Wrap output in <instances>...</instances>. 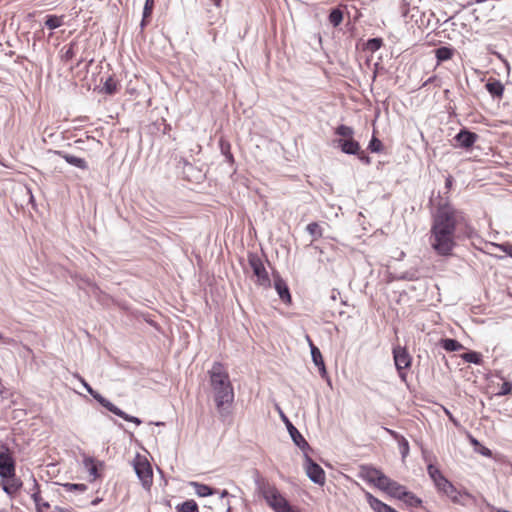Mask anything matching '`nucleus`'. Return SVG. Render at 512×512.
Returning <instances> with one entry per match:
<instances>
[{"label":"nucleus","instance_id":"412c9836","mask_svg":"<svg viewBox=\"0 0 512 512\" xmlns=\"http://www.w3.org/2000/svg\"><path fill=\"white\" fill-rule=\"evenodd\" d=\"M486 90L494 98H501L504 93L503 84L496 79H489L485 85Z\"/></svg>","mask_w":512,"mask_h":512},{"label":"nucleus","instance_id":"ea45409f","mask_svg":"<svg viewBox=\"0 0 512 512\" xmlns=\"http://www.w3.org/2000/svg\"><path fill=\"white\" fill-rule=\"evenodd\" d=\"M220 149H221L222 154L225 156L226 161L229 163H233L234 157L230 151V149H231L230 144L224 140H221L220 141Z\"/></svg>","mask_w":512,"mask_h":512},{"label":"nucleus","instance_id":"37998d69","mask_svg":"<svg viewBox=\"0 0 512 512\" xmlns=\"http://www.w3.org/2000/svg\"><path fill=\"white\" fill-rule=\"evenodd\" d=\"M398 444H399V449H400L402 458L407 457V455L409 454V443H408L407 439L402 436L398 440Z\"/></svg>","mask_w":512,"mask_h":512},{"label":"nucleus","instance_id":"393cba45","mask_svg":"<svg viewBox=\"0 0 512 512\" xmlns=\"http://www.w3.org/2000/svg\"><path fill=\"white\" fill-rule=\"evenodd\" d=\"M108 411H110L111 413L121 417L122 419H124L125 421H128V422H133L135 423L136 425H140L142 423L141 419H139L138 417H135V416H131L129 414H127L126 412H124L123 410H121L120 408H118L116 405H114L112 403V406L108 407Z\"/></svg>","mask_w":512,"mask_h":512},{"label":"nucleus","instance_id":"0eeeda50","mask_svg":"<svg viewBox=\"0 0 512 512\" xmlns=\"http://www.w3.org/2000/svg\"><path fill=\"white\" fill-rule=\"evenodd\" d=\"M281 417L286 424L287 430L294 444L297 447H299L303 452H305L306 450H311L308 442L298 431V429L290 422V420L283 413H281Z\"/></svg>","mask_w":512,"mask_h":512},{"label":"nucleus","instance_id":"052dcab7","mask_svg":"<svg viewBox=\"0 0 512 512\" xmlns=\"http://www.w3.org/2000/svg\"><path fill=\"white\" fill-rule=\"evenodd\" d=\"M226 506H227V510L226 511L227 512H231V504H230L229 501H227Z\"/></svg>","mask_w":512,"mask_h":512},{"label":"nucleus","instance_id":"dca6fc26","mask_svg":"<svg viewBox=\"0 0 512 512\" xmlns=\"http://www.w3.org/2000/svg\"><path fill=\"white\" fill-rule=\"evenodd\" d=\"M53 153L63 158L68 164L75 166L82 170L88 169V163L85 159L70 155L62 150H54Z\"/></svg>","mask_w":512,"mask_h":512},{"label":"nucleus","instance_id":"1a4fd4ad","mask_svg":"<svg viewBox=\"0 0 512 512\" xmlns=\"http://www.w3.org/2000/svg\"><path fill=\"white\" fill-rule=\"evenodd\" d=\"M361 476L364 480L374 484L379 489L382 487L384 479L388 477L380 470L370 466L361 467Z\"/></svg>","mask_w":512,"mask_h":512},{"label":"nucleus","instance_id":"9b49d317","mask_svg":"<svg viewBox=\"0 0 512 512\" xmlns=\"http://www.w3.org/2000/svg\"><path fill=\"white\" fill-rule=\"evenodd\" d=\"M393 358L397 370H406L411 365V357L405 347H394Z\"/></svg>","mask_w":512,"mask_h":512},{"label":"nucleus","instance_id":"bf43d9fd","mask_svg":"<svg viewBox=\"0 0 512 512\" xmlns=\"http://www.w3.org/2000/svg\"><path fill=\"white\" fill-rule=\"evenodd\" d=\"M504 63H505V67H506V69H507V72L509 73V72H510V64H509V62H508V61H506V60L504 61Z\"/></svg>","mask_w":512,"mask_h":512},{"label":"nucleus","instance_id":"de8ad7c7","mask_svg":"<svg viewBox=\"0 0 512 512\" xmlns=\"http://www.w3.org/2000/svg\"><path fill=\"white\" fill-rule=\"evenodd\" d=\"M359 158V160L366 164V165H369L371 163V158L363 151L359 150V154H356Z\"/></svg>","mask_w":512,"mask_h":512},{"label":"nucleus","instance_id":"b1692460","mask_svg":"<svg viewBox=\"0 0 512 512\" xmlns=\"http://www.w3.org/2000/svg\"><path fill=\"white\" fill-rule=\"evenodd\" d=\"M190 485L194 488L195 493L199 497L211 496L218 492L217 489H214L206 484H201L198 482H191Z\"/></svg>","mask_w":512,"mask_h":512},{"label":"nucleus","instance_id":"4d7b16f0","mask_svg":"<svg viewBox=\"0 0 512 512\" xmlns=\"http://www.w3.org/2000/svg\"><path fill=\"white\" fill-rule=\"evenodd\" d=\"M400 279H404V280H412L413 278L411 276H409L407 273H405L404 275H402L400 277Z\"/></svg>","mask_w":512,"mask_h":512},{"label":"nucleus","instance_id":"aec40b11","mask_svg":"<svg viewBox=\"0 0 512 512\" xmlns=\"http://www.w3.org/2000/svg\"><path fill=\"white\" fill-rule=\"evenodd\" d=\"M366 499H367V502L369 503L370 507L375 512H392V510H393L392 507H390L389 505L385 504L384 502H382L378 498L374 497L369 492L366 493Z\"/></svg>","mask_w":512,"mask_h":512},{"label":"nucleus","instance_id":"bb28decb","mask_svg":"<svg viewBox=\"0 0 512 512\" xmlns=\"http://www.w3.org/2000/svg\"><path fill=\"white\" fill-rule=\"evenodd\" d=\"M440 346L448 352H455V351L462 350L464 348L463 345L459 341H457L456 339H452V338L441 339Z\"/></svg>","mask_w":512,"mask_h":512},{"label":"nucleus","instance_id":"4c0bfd02","mask_svg":"<svg viewBox=\"0 0 512 512\" xmlns=\"http://www.w3.org/2000/svg\"><path fill=\"white\" fill-rule=\"evenodd\" d=\"M154 7V0H146L144 9H143V17L141 21V28H144L146 25V19L149 18L152 14V10Z\"/></svg>","mask_w":512,"mask_h":512},{"label":"nucleus","instance_id":"864d4df0","mask_svg":"<svg viewBox=\"0 0 512 512\" xmlns=\"http://www.w3.org/2000/svg\"><path fill=\"white\" fill-rule=\"evenodd\" d=\"M435 79H436V76H432V77L428 78V79L423 83V85H422V86H423V87H425V86H427V85L431 84Z\"/></svg>","mask_w":512,"mask_h":512},{"label":"nucleus","instance_id":"a19ab883","mask_svg":"<svg viewBox=\"0 0 512 512\" xmlns=\"http://www.w3.org/2000/svg\"><path fill=\"white\" fill-rule=\"evenodd\" d=\"M368 149L372 153H379L383 149V144L377 137L373 136L368 144Z\"/></svg>","mask_w":512,"mask_h":512},{"label":"nucleus","instance_id":"5fc2aeb1","mask_svg":"<svg viewBox=\"0 0 512 512\" xmlns=\"http://www.w3.org/2000/svg\"><path fill=\"white\" fill-rule=\"evenodd\" d=\"M55 511L56 512H73L71 511L70 509H67V508H62V507H55Z\"/></svg>","mask_w":512,"mask_h":512},{"label":"nucleus","instance_id":"79ce46f5","mask_svg":"<svg viewBox=\"0 0 512 512\" xmlns=\"http://www.w3.org/2000/svg\"><path fill=\"white\" fill-rule=\"evenodd\" d=\"M512 392V382L504 381L500 387V390L495 394V396L501 397L508 395Z\"/></svg>","mask_w":512,"mask_h":512},{"label":"nucleus","instance_id":"5701e85b","mask_svg":"<svg viewBox=\"0 0 512 512\" xmlns=\"http://www.w3.org/2000/svg\"><path fill=\"white\" fill-rule=\"evenodd\" d=\"M6 479L7 482L3 485V490L11 496L21 488L22 482L19 478H16L15 475Z\"/></svg>","mask_w":512,"mask_h":512},{"label":"nucleus","instance_id":"13d9d810","mask_svg":"<svg viewBox=\"0 0 512 512\" xmlns=\"http://www.w3.org/2000/svg\"><path fill=\"white\" fill-rule=\"evenodd\" d=\"M445 184H446V187H450V186H451V184H452V178H451V177H448V178L446 179Z\"/></svg>","mask_w":512,"mask_h":512},{"label":"nucleus","instance_id":"473e14b6","mask_svg":"<svg viewBox=\"0 0 512 512\" xmlns=\"http://www.w3.org/2000/svg\"><path fill=\"white\" fill-rule=\"evenodd\" d=\"M306 231L317 240L323 236V229L317 222H311L306 226Z\"/></svg>","mask_w":512,"mask_h":512},{"label":"nucleus","instance_id":"a211bd4d","mask_svg":"<svg viewBox=\"0 0 512 512\" xmlns=\"http://www.w3.org/2000/svg\"><path fill=\"white\" fill-rule=\"evenodd\" d=\"M274 287L279 295V298L284 303L291 302V294H290L289 288H288L286 282L278 275L274 279Z\"/></svg>","mask_w":512,"mask_h":512},{"label":"nucleus","instance_id":"2f4dec72","mask_svg":"<svg viewBox=\"0 0 512 512\" xmlns=\"http://www.w3.org/2000/svg\"><path fill=\"white\" fill-rule=\"evenodd\" d=\"M178 512H199L197 503L190 499L176 506Z\"/></svg>","mask_w":512,"mask_h":512},{"label":"nucleus","instance_id":"c756f323","mask_svg":"<svg viewBox=\"0 0 512 512\" xmlns=\"http://www.w3.org/2000/svg\"><path fill=\"white\" fill-rule=\"evenodd\" d=\"M401 501H403L407 506L415 508L420 507L422 505V500L419 497H417L414 493L408 490L404 494Z\"/></svg>","mask_w":512,"mask_h":512},{"label":"nucleus","instance_id":"f257e3e1","mask_svg":"<svg viewBox=\"0 0 512 512\" xmlns=\"http://www.w3.org/2000/svg\"><path fill=\"white\" fill-rule=\"evenodd\" d=\"M477 236L467 214L450 203L439 204L432 216L429 243L442 257L453 254L457 241Z\"/></svg>","mask_w":512,"mask_h":512},{"label":"nucleus","instance_id":"4be33fe9","mask_svg":"<svg viewBox=\"0 0 512 512\" xmlns=\"http://www.w3.org/2000/svg\"><path fill=\"white\" fill-rule=\"evenodd\" d=\"M86 391L104 408L108 410V407L112 406V402L103 397L100 393L95 391L87 382L81 380Z\"/></svg>","mask_w":512,"mask_h":512},{"label":"nucleus","instance_id":"8fccbe9b","mask_svg":"<svg viewBox=\"0 0 512 512\" xmlns=\"http://www.w3.org/2000/svg\"><path fill=\"white\" fill-rule=\"evenodd\" d=\"M398 372V375L400 377V379L403 381V382H406V379H407V373L405 372V370H397Z\"/></svg>","mask_w":512,"mask_h":512},{"label":"nucleus","instance_id":"c03bdc74","mask_svg":"<svg viewBox=\"0 0 512 512\" xmlns=\"http://www.w3.org/2000/svg\"><path fill=\"white\" fill-rule=\"evenodd\" d=\"M382 46L381 38H371L367 41V48L371 51H377Z\"/></svg>","mask_w":512,"mask_h":512},{"label":"nucleus","instance_id":"4468645a","mask_svg":"<svg viewBox=\"0 0 512 512\" xmlns=\"http://www.w3.org/2000/svg\"><path fill=\"white\" fill-rule=\"evenodd\" d=\"M306 338H307V341L309 343V347H310V350H311L312 361L315 364V366L318 367L321 376L324 377V376H326L327 371H326V367H325V364H324V360H323L322 354H321L319 348L314 345V343L311 340V338L309 336H306Z\"/></svg>","mask_w":512,"mask_h":512},{"label":"nucleus","instance_id":"e433bc0d","mask_svg":"<svg viewBox=\"0 0 512 512\" xmlns=\"http://www.w3.org/2000/svg\"><path fill=\"white\" fill-rule=\"evenodd\" d=\"M76 47H77V43L72 41L67 47L63 48V50L65 49V51L63 52L62 59L65 62L71 61L74 58V56L76 54V50H75Z\"/></svg>","mask_w":512,"mask_h":512},{"label":"nucleus","instance_id":"423d86ee","mask_svg":"<svg viewBox=\"0 0 512 512\" xmlns=\"http://www.w3.org/2000/svg\"><path fill=\"white\" fill-rule=\"evenodd\" d=\"M306 450L304 453V467L308 478L315 484L323 485L325 483V472L322 467L317 464L309 455Z\"/></svg>","mask_w":512,"mask_h":512},{"label":"nucleus","instance_id":"20e7f679","mask_svg":"<svg viewBox=\"0 0 512 512\" xmlns=\"http://www.w3.org/2000/svg\"><path fill=\"white\" fill-rule=\"evenodd\" d=\"M133 466L143 488L149 490L153 483V471L151 464L145 457H141L137 454L133 461Z\"/></svg>","mask_w":512,"mask_h":512},{"label":"nucleus","instance_id":"ddd939ff","mask_svg":"<svg viewBox=\"0 0 512 512\" xmlns=\"http://www.w3.org/2000/svg\"><path fill=\"white\" fill-rule=\"evenodd\" d=\"M438 491L444 493L447 497H449L454 503H460L462 494L460 491L456 489V487L445 478L441 484L438 483L436 485Z\"/></svg>","mask_w":512,"mask_h":512},{"label":"nucleus","instance_id":"6e6d98bb","mask_svg":"<svg viewBox=\"0 0 512 512\" xmlns=\"http://www.w3.org/2000/svg\"><path fill=\"white\" fill-rule=\"evenodd\" d=\"M211 1L214 4V6H216L217 8L221 7L222 0H211Z\"/></svg>","mask_w":512,"mask_h":512},{"label":"nucleus","instance_id":"0e129e2a","mask_svg":"<svg viewBox=\"0 0 512 512\" xmlns=\"http://www.w3.org/2000/svg\"><path fill=\"white\" fill-rule=\"evenodd\" d=\"M0 512H7L5 509H0Z\"/></svg>","mask_w":512,"mask_h":512},{"label":"nucleus","instance_id":"f704fd0d","mask_svg":"<svg viewBox=\"0 0 512 512\" xmlns=\"http://www.w3.org/2000/svg\"><path fill=\"white\" fill-rule=\"evenodd\" d=\"M103 91L108 95H113L118 91V82L113 78V76H109L105 80Z\"/></svg>","mask_w":512,"mask_h":512},{"label":"nucleus","instance_id":"c85d7f7f","mask_svg":"<svg viewBox=\"0 0 512 512\" xmlns=\"http://www.w3.org/2000/svg\"><path fill=\"white\" fill-rule=\"evenodd\" d=\"M63 18L64 16H57L53 14L47 15L45 19V26L50 30L57 29L63 25Z\"/></svg>","mask_w":512,"mask_h":512},{"label":"nucleus","instance_id":"e2e57ef3","mask_svg":"<svg viewBox=\"0 0 512 512\" xmlns=\"http://www.w3.org/2000/svg\"><path fill=\"white\" fill-rule=\"evenodd\" d=\"M214 23L213 20H211V18H209V24L212 25Z\"/></svg>","mask_w":512,"mask_h":512},{"label":"nucleus","instance_id":"09e8293b","mask_svg":"<svg viewBox=\"0 0 512 512\" xmlns=\"http://www.w3.org/2000/svg\"><path fill=\"white\" fill-rule=\"evenodd\" d=\"M386 431L395 439V440H399L402 436L399 435L396 431L394 430H391V429H386Z\"/></svg>","mask_w":512,"mask_h":512},{"label":"nucleus","instance_id":"69168bd1","mask_svg":"<svg viewBox=\"0 0 512 512\" xmlns=\"http://www.w3.org/2000/svg\"><path fill=\"white\" fill-rule=\"evenodd\" d=\"M3 338L2 334L0 333V340Z\"/></svg>","mask_w":512,"mask_h":512},{"label":"nucleus","instance_id":"603ef678","mask_svg":"<svg viewBox=\"0 0 512 512\" xmlns=\"http://www.w3.org/2000/svg\"><path fill=\"white\" fill-rule=\"evenodd\" d=\"M225 497H233L232 495H230V493L227 491V490H222L220 492V498L223 499Z\"/></svg>","mask_w":512,"mask_h":512},{"label":"nucleus","instance_id":"f8f14e48","mask_svg":"<svg viewBox=\"0 0 512 512\" xmlns=\"http://www.w3.org/2000/svg\"><path fill=\"white\" fill-rule=\"evenodd\" d=\"M15 475V462L8 452H0V477L8 478Z\"/></svg>","mask_w":512,"mask_h":512},{"label":"nucleus","instance_id":"c9c22d12","mask_svg":"<svg viewBox=\"0 0 512 512\" xmlns=\"http://www.w3.org/2000/svg\"><path fill=\"white\" fill-rule=\"evenodd\" d=\"M461 358L465 361V362H468V363H473V364H480L481 361H482V356L480 353L476 352V351H469V352H466L464 354L461 355Z\"/></svg>","mask_w":512,"mask_h":512},{"label":"nucleus","instance_id":"72a5a7b5","mask_svg":"<svg viewBox=\"0 0 512 512\" xmlns=\"http://www.w3.org/2000/svg\"><path fill=\"white\" fill-rule=\"evenodd\" d=\"M85 468L88 470L89 474L96 479L98 474V463L92 457H86L83 461Z\"/></svg>","mask_w":512,"mask_h":512},{"label":"nucleus","instance_id":"a878e982","mask_svg":"<svg viewBox=\"0 0 512 512\" xmlns=\"http://www.w3.org/2000/svg\"><path fill=\"white\" fill-rule=\"evenodd\" d=\"M455 50L451 47L441 46L435 49V57L438 63L450 60L454 55Z\"/></svg>","mask_w":512,"mask_h":512},{"label":"nucleus","instance_id":"680f3d73","mask_svg":"<svg viewBox=\"0 0 512 512\" xmlns=\"http://www.w3.org/2000/svg\"><path fill=\"white\" fill-rule=\"evenodd\" d=\"M99 502H100V499L97 498V499L93 500L91 503H92V505H97Z\"/></svg>","mask_w":512,"mask_h":512},{"label":"nucleus","instance_id":"3c124183","mask_svg":"<svg viewBox=\"0 0 512 512\" xmlns=\"http://www.w3.org/2000/svg\"><path fill=\"white\" fill-rule=\"evenodd\" d=\"M481 454L484 455V456H491L492 452H491L490 449H488L486 447H483L482 450H481Z\"/></svg>","mask_w":512,"mask_h":512},{"label":"nucleus","instance_id":"39448f33","mask_svg":"<svg viewBox=\"0 0 512 512\" xmlns=\"http://www.w3.org/2000/svg\"><path fill=\"white\" fill-rule=\"evenodd\" d=\"M248 262L253 270V274L257 277V284L263 287H270L271 281L260 256L250 253Z\"/></svg>","mask_w":512,"mask_h":512},{"label":"nucleus","instance_id":"7ed1b4c3","mask_svg":"<svg viewBox=\"0 0 512 512\" xmlns=\"http://www.w3.org/2000/svg\"><path fill=\"white\" fill-rule=\"evenodd\" d=\"M254 482L256 490L265 499L267 505L276 511L286 498L279 492L275 485L271 484L267 479L260 476L258 471H255Z\"/></svg>","mask_w":512,"mask_h":512},{"label":"nucleus","instance_id":"49530a36","mask_svg":"<svg viewBox=\"0 0 512 512\" xmlns=\"http://www.w3.org/2000/svg\"><path fill=\"white\" fill-rule=\"evenodd\" d=\"M274 512H296L294 510V508L289 504L288 501L286 502H283L282 505L280 506V508H278L276 511Z\"/></svg>","mask_w":512,"mask_h":512},{"label":"nucleus","instance_id":"f03ea898","mask_svg":"<svg viewBox=\"0 0 512 512\" xmlns=\"http://www.w3.org/2000/svg\"><path fill=\"white\" fill-rule=\"evenodd\" d=\"M210 385L216 408L222 420L231 414L230 406L234 402V388L228 373L220 362H215L209 370Z\"/></svg>","mask_w":512,"mask_h":512},{"label":"nucleus","instance_id":"9d476101","mask_svg":"<svg viewBox=\"0 0 512 512\" xmlns=\"http://www.w3.org/2000/svg\"><path fill=\"white\" fill-rule=\"evenodd\" d=\"M380 490L386 492L391 497H394L396 499L402 500L404 494L406 493L407 489L405 486L399 484L398 482L390 479L387 477L384 479V483Z\"/></svg>","mask_w":512,"mask_h":512},{"label":"nucleus","instance_id":"a18cd8bd","mask_svg":"<svg viewBox=\"0 0 512 512\" xmlns=\"http://www.w3.org/2000/svg\"><path fill=\"white\" fill-rule=\"evenodd\" d=\"M497 248L503 251L507 256L512 258V244L510 243H503V244H497Z\"/></svg>","mask_w":512,"mask_h":512},{"label":"nucleus","instance_id":"2eb2a0df","mask_svg":"<svg viewBox=\"0 0 512 512\" xmlns=\"http://www.w3.org/2000/svg\"><path fill=\"white\" fill-rule=\"evenodd\" d=\"M335 144L340 150L348 155L359 154L360 144L354 138L352 139H336Z\"/></svg>","mask_w":512,"mask_h":512},{"label":"nucleus","instance_id":"f3484780","mask_svg":"<svg viewBox=\"0 0 512 512\" xmlns=\"http://www.w3.org/2000/svg\"><path fill=\"white\" fill-rule=\"evenodd\" d=\"M424 460L428 463L427 465V473L429 477L434 482V485L436 486L438 483L441 484V482L446 478L442 472L432 463V457L430 455H426L424 453Z\"/></svg>","mask_w":512,"mask_h":512},{"label":"nucleus","instance_id":"58836bf2","mask_svg":"<svg viewBox=\"0 0 512 512\" xmlns=\"http://www.w3.org/2000/svg\"><path fill=\"white\" fill-rule=\"evenodd\" d=\"M62 487L67 492H76V493H83L87 490V486L85 484H78V483H64L62 484Z\"/></svg>","mask_w":512,"mask_h":512},{"label":"nucleus","instance_id":"cd10ccee","mask_svg":"<svg viewBox=\"0 0 512 512\" xmlns=\"http://www.w3.org/2000/svg\"><path fill=\"white\" fill-rule=\"evenodd\" d=\"M344 13L340 7L331 9L328 15V21L333 27H338L343 21Z\"/></svg>","mask_w":512,"mask_h":512},{"label":"nucleus","instance_id":"6ab92c4d","mask_svg":"<svg viewBox=\"0 0 512 512\" xmlns=\"http://www.w3.org/2000/svg\"><path fill=\"white\" fill-rule=\"evenodd\" d=\"M31 497L35 503L36 512H43V509H48L50 507L48 502L42 501V498L40 497L39 485L35 478H33V493Z\"/></svg>","mask_w":512,"mask_h":512},{"label":"nucleus","instance_id":"6e6552de","mask_svg":"<svg viewBox=\"0 0 512 512\" xmlns=\"http://www.w3.org/2000/svg\"><path fill=\"white\" fill-rule=\"evenodd\" d=\"M479 136L475 132L468 130L467 128H462L460 131L454 136V141L456 142V146L463 149H470L475 142L478 140Z\"/></svg>","mask_w":512,"mask_h":512},{"label":"nucleus","instance_id":"7c9ffc66","mask_svg":"<svg viewBox=\"0 0 512 512\" xmlns=\"http://www.w3.org/2000/svg\"><path fill=\"white\" fill-rule=\"evenodd\" d=\"M335 134L340 136L339 139H352L354 138V129L350 126L341 124L335 129Z\"/></svg>","mask_w":512,"mask_h":512}]
</instances>
